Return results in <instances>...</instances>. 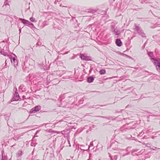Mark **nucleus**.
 <instances>
[{
	"mask_svg": "<svg viewBox=\"0 0 160 160\" xmlns=\"http://www.w3.org/2000/svg\"><path fill=\"white\" fill-rule=\"evenodd\" d=\"M9 45L8 43L5 42L4 41L0 42V53L5 56L8 55L9 52Z\"/></svg>",
	"mask_w": 160,
	"mask_h": 160,
	"instance_id": "nucleus-1",
	"label": "nucleus"
},
{
	"mask_svg": "<svg viewBox=\"0 0 160 160\" xmlns=\"http://www.w3.org/2000/svg\"><path fill=\"white\" fill-rule=\"evenodd\" d=\"M134 27L133 28L134 30L137 32L138 34L140 35L142 38H146V36L144 33L143 30H142L139 25H137V24H134Z\"/></svg>",
	"mask_w": 160,
	"mask_h": 160,
	"instance_id": "nucleus-2",
	"label": "nucleus"
},
{
	"mask_svg": "<svg viewBox=\"0 0 160 160\" xmlns=\"http://www.w3.org/2000/svg\"><path fill=\"white\" fill-rule=\"evenodd\" d=\"M151 60L154 61L153 63L156 68L157 70L160 72V59L158 58L157 60L154 59L153 58H151Z\"/></svg>",
	"mask_w": 160,
	"mask_h": 160,
	"instance_id": "nucleus-3",
	"label": "nucleus"
},
{
	"mask_svg": "<svg viewBox=\"0 0 160 160\" xmlns=\"http://www.w3.org/2000/svg\"><path fill=\"white\" fill-rule=\"evenodd\" d=\"M46 155L45 158H47L48 159L50 160H51L52 158L54 157V154L52 152H48L47 151V150H46L44 157H45Z\"/></svg>",
	"mask_w": 160,
	"mask_h": 160,
	"instance_id": "nucleus-4",
	"label": "nucleus"
},
{
	"mask_svg": "<svg viewBox=\"0 0 160 160\" xmlns=\"http://www.w3.org/2000/svg\"><path fill=\"white\" fill-rule=\"evenodd\" d=\"M41 108V107L40 105H37L32 108L30 111L29 112L30 113H34L36 112L39 111Z\"/></svg>",
	"mask_w": 160,
	"mask_h": 160,
	"instance_id": "nucleus-5",
	"label": "nucleus"
},
{
	"mask_svg": "<svg viewBox=\"0 0 160 160\" xmlns=\"http://www.w3.org/2000/svg\"><path fill=\"white\" fill-rule=\"evenodd\" d=\"M57 78V77L55 76L53 73L48 75L47 77V80L50 82H51Z\"/></svg>",
	"mask_w": 160,
	"mask_h": 160,
	"instance_id": "nucleus-6",
	"label": "nucleus"
},
{
	"mask_svg": "<svg viewBox=\"0 0 160 160\" xmlns=\"http://www.w3.org/2000/svg\"><path fill=\"white\" fill-rule=\"evenodd\" d=\"M55 76L58 77H61L64 73V71L62 70H57L54 71L53 73Z\"/></svg>",
	"mask_w": 160,
	"mask_h": 160,
	"instance_id": "nucleus-7",
	"label": "nucleus"
},
{
	"mask_svg": "<svg viewBox=\"0 0 160 160\" xmlns=\"http://www.w3.org/2000/svg\"><path fill=\"white\" fill-rule=\"evenodd\" d=\"M80 57L82 60L85 61H91V58L90 57L87 56L84 54H80Z\"/></svg>",
	"mask_w": 160,
	"mask_h": 160,
	"instance_id": "nucleus-8",
	"label": "nucleus"
},
{
	"mask_svg": "<svg viewBox=\"0 0 160 160\" xmlns=\"http://www.w3.org/2000/svg\"><path fill=\"white\" fill-rule=\"evenodd\" d=\"M11 61L12 64L15 67H16V66L18 65V62L17 60L15 58H11Z\"/></svg>",
	"mask_w": 160,
	"mask_h": 160,
	"instance_id": "nucleus-9",
	"label": "nucleus"
},
{
	"mask_svg": "<svg viewBox=\"0 0 160 160\" xmlns=\"http://www.w3.org/2000/svg\"><path fill=\"white\" fill-rule=\"evenodd\" d=\"M19 97L18 93L16 91L14 95L13 98L12 99V101H17L19 99Z\"/></svg>",
	"mask_w": 160,
	"mask_h": 160,
	"instance_id": "nucleus-10",
	"label": "nucleus"
},
{
	"mask_svg": "<svg viewBox=\"0 0 160 160\" xmlns=\"http://www.w3.org/2000/svg\"><path fill=\"white\" fill-rule=\"evenodd\" d=\"M67 103H71L72 102H74L75 100L74 98H73L72 97H68L66 99Z\"/></svg>",
	"mask_w": 160,
	"mask_h": 160,
	"instance_id": "nucleus-11",
	"label": "nucleus"
},
{
	"mask_svg": "<svg viewBox=\"0 0 160 160\" xmlns=\"http://www.w3.org/2000/svg\"><path fill=\"white\" fill-rule=\"evenodd\" d=\"M115 43L116 45L118 47H120L122 45V42L119 39H117L116 40Z\"/></svg>",
	"mask_w": 160,
	"mask_h": 160,
	"instance_id": "nucleus-12",
	"label": "nucleus"
},
{
	"mask_svg": "<svg viewBox=\"0 0 160 160\" xmlns=\"http://www.w3.org/2000/svg\"><path fill=\"white\" fill-rule=\"evenodd\" d=\"M19 20H20L22 23L25 24L26 25H27L29 21L28 20H26L24 19H22V18H19Z\"/></svg>",
	"mask_w": 160,
	"mask_h": 160,
	"instance_id": "nucleus-13",
	"label": "nucleus"
},
{
	"mask_svg": "<svg viewBox=\"0 0 160 160\" xmlns=\"http://www.w3.org/2000/svg\"><path fill=\"white\" fill-rule=\"evenodd\" d=\"M94 80V78L92 76L88 77L87 79V81L88 83L92 82Z\"/></svg>",
	"mask_w": 160,
	"mask_h": 160,
	"instance_id": "nucleus-14",
	"label": "nucleus"
},
{
	"mask_svg": "<svg viewBox=\"0 0 160 160\" xmlns=\"http://www.w3.org/2000/svg\"><path fill=\"white\" fill-rule=\"evenodd\" d=\"M116 29V28H115V25H112L111 26V32H113V33H114L115 32H116V31L117 30Z\"/></svg>",
	"mask_w": 160,
	"mask_h": 160,
	"instance_id": "nucleus-15",
	"label": "nucleus"
},
{
	"mask_svg": "<svg viewBox=\"0 0 160 160\" xmlns=\"http://www.w3.org/2000/svg\"><path fill=\"white\" fill-rule=\"evenodd\" d=\"M97 12V10H96L93 9H88L87 10V12L92 13H94Z\"/></svg>",
	"mask_w": 160,
	"mask_h": 160,
	"instance_id": "nucleus-16",
	"label": "nucleus"
},
{
	"mask_svg": "<svg viewBox=\"0 0 160 160\" xmlns=\"http://www.w3.org/2000/svg\"><path fill=\"white\" fill-rule=\"evenodd\" d=\"M2 160H7V156L5 155L3 151L2 152Z\"/></svg>",
	"mask_w": 160,
	"mask_h": 160,
	"instance_id": "nucleus-17",
	"label": "nucleus"
},
{
	"mask_svg": "<svg viewBox=\"0 0 160 160\" xmlns=\"http://www.w3.org/2000/svg\"><path fill=\"white\" fill-rule=\"evenodd\" d=\"M22 154V150H19L16 154V156L17 157H20Z\"/></svg>",
	"mask_w": 160,
	"mask_h": 160,
	"instance_id": "nucleus-18",
	"label": "nucleus"
},
{
	"mask_svg": "<svg viewBox=\"0 0 160 160\" xmlns=\"http://www.w3.org/2000/svg\"><path fill=\"white\" fill-rule=\"evenodd\" d=\"M27 25L28 27L31 28H35L33 24L29 21L28 22V24Z\"/></svg>",
	"mask_w": 160,
	"mask_h": 160,
	"instance_id": "nucleus-19",
	"label": "nucleus"
},
{
	"mask_svg": "<svg viewBox=\"0 0 160 160\" xmlns=\"http://www.w3.org/2000/svg\"><path fill=\"white\" fill-rule=\"evenodd\" d=\"M118 155H114V156L113 158L111 156V155H109V157H110L111 159L112 160H117V159L118 158Z\"/></svg>",
	"mask_w": 160,
	"mask_h": 160,
	"instance_id": "nucleus-20",
	"label": "nucleus"
},
{
	"mask_svg": "<svg viewBox=\"0 0 160 160\" xmlns=\"http://www.w3.org/2000/svg\"><path fill=\"white\" fill-rule=\"evenodd\" d=\"M99 73L101 75H104L106 73V71L104 69L100 70L99 71Z\"/></svg>",
	"mask_w": 160,
	"mask_h": 160,
	"instance_id": "nucleus-21",
	"label": "nucleus"
},
{
	"mask_svg": "<svg viewBox=\"0 0 160 160\" xmlns=\"http://www.w3.org/2000/svg\"><path fill=\"white\" fill-rule=\"evenodd\" d=\"M29 19L32 22H36V21L35 20V19L33 17H31Z\"/></svg>",
	"mask_w": 160,
	"mask_h": 160,
	"instance_id": "nucleus-22",
	"label": "nucleus"
},
{
	"mask_svg": "<svg viewBox=\"0 0 160 160\" xmlns=\"http://www.w3.org/2000/svg\"><path fill=\"white\" fill-rule=\"evenodd\" d=\"M148 53L149 57L151 58L152 56H153V53L152 52H148Z\"/></svg>",
	"mask_w": 160,
	"mask_h": 160,
	"instance_id": "nucleus-23",
	"label": "nucleus"
},
{
	"mask_svg": "<svg viewBox=\"0 0 160 160\" xmlns=\"http://www.w3.org/2000/svg\"><path fill=\"white\" fill-rule=\"evenodd\" d=\"M114 34H115L116 36H118L120 35V33L119 31H118V30H117L116 31V32H115L114 33H113Z\"/></svg>",
	"mask_w": 160,
	"mask_h": 160,
	"instance_id": "nucleus-24",
	"label": "nucleus"
},
{
	"mask_svg": "<svg viewBox=\"0 0 160 160\" xmlns=\"http://www.w3.org/2000/svg\"><path fill=\"white\" fill-rule=\"evenodd\" d=\"M151 149H152V150H157V149H159V148H157L156 147H153L152 148H151Z\"/></svg>",
	"mask_w": 160,
	"mask_h": 160,
	"instance_id": "nucleus-25",
	"label": "nucleus"
},
{
	"mask_svg": "<svg viewBox=\"0 0 160 160\" xmlns=\"http://www.w3.org/2000/svg\"><path fill=\"white\" fill-rule=\"evenodd\" d=\"M4 118L6 120H9V116L7 115H5L4 116Z\"/></svg>",
	"mask_w": 160,
	"mask_h": 160,
	"instance_id": "nucleus-26",
	"label": "nucleus"
},
{
	"mask_svg": "<svg viewBox=\"0 0 160 160\" xmlns=\"http://www.w3.org/2000/svg\"><path fill=\"white\" fill-rule=\"evenodd\" d=\"M105 118L108 119V120H112V118L111 117H105Z\"/></svg>",
	"mask_w": 160,
	"mask_h": 160,
	"instance_id": "nucleus-27",
	"label": "nucleus"
},
{
	"mask_svg": "<svg viewBox=\"0 0 160 160\" xmlns=\"http://www.w3.org/2000/svg\"><path fill=\"white\" fill-rule=\"evenodd\" d=\"M105 105H97L96 106H95V107H96V108H100V106H105Z\"/></svg>",
	"mask_w": 160,
	"mask_h": 160,
	"instance_id": "nucleus-28",
	"label": "nucleus"
},
{
	"mask_svg": "<svg viewBox=\"0 0 160 160\" xmlns=\"http://www.w3.org/2000/svg\"><path fill=\"white\" fill-rule=\"evenodd\" d=\"M144 133V132H143V131H142L139 134V135L140 136H142L143 134Z\"/></svg>",
	"mask_w": 160,
	"mask_h": 160,
	"instance_id": "nucleus-29",
	"label": "nucleus"
},
{
	"mask_svg": "<svg viewBox=\"0 0 160 160\" xmlns=\"http://www.w3.org/2000/svg\"><path fill=\"white\" fill-rule=\"evenodd\" d=\"M93 146V142H91L90 143V144L89 146V148L90 147H92Z\"/></svg>",
	"mask_w": 160,
	"mask_h": 160,
	"instance_id": "nucleus-30",
	"label": "nucleus"
},
{
	"mask_svg": "<svg viewBox=\"0 0 160 160\" xmlns=\"http://www.w3.org/2000/svg\"><path fill=\"white\" fill-rule=\"evenodd\" d=\"M8 1H7V0H6L5 2L4 3V5H9V4H8V3L7 2Z\"/></svg>",
	"mask_w": 160,
	"mask_h": 160,
	"instance_id": "nucleus-31",
	"label": "nucleus"
},
{
	"mask_svg": "<svg viewBox=\"0 0 160 160\" xmlns=\"http://www.w3.org/2000/svg\"><path fill=\"white\" fill-rule=\"evenodd\" d=\"M41 43L40 42H38L36 44V46H39L41 45Z\"/></svg>",
	"mask_w": 160,
	"mask_h": 160,
	"instance_id": "nucleus-32",
	"label": "nucleus"
},
{
	"mask_svg": "<svg viewBox=\"0 0 160 160\" xmlns=\"http://www.w3.org/2000/svg\"><path fill=\"white\" fill-rule=\"evenodd\" d=\"M24 87V86L23 85H21L20 86V88L22 90V89Z\"/></svg>",
	"mask_w": 160,
	"mask_h": 160,
	"instance_id": "nucleus-33",
	"label": "nucleus"
},
{
	"mask_svg": "<svg viewBox=\"0 0 160 160\" xmlns=\"http://www.w3.org/2000/svg\"><path fill=\"white\" fill-rule=\"evenodd\" d=\"M97 117H100V118H105V117H104V116H98Z\"/></svg>",
	"mask_w": 160,
	"mask_h": 160,
	"instance_id": "nucleus-34",
	"label": "nucleus"
},
{
	"mask_svg": "<svg viewBox=\"0 0 160 160\" xmlns=\"http://www.w3.org/2000/svg\"><path fill=\"white\" fill-rule=\"evenodd\" d=\"M69 52V51H68V52H65L63 54L64 55H65V54H67L68 53V52Z\"/></svg>",
	"mask_w": 160,
	"mask_h": 160,
	"instance_id": "nucleus-35",
	"label": "nucleus"
},
{
	"mask_svg": "<svg viewBox=\"0 0 160 160\" xmlns=\"http://www.w3.org/2000/svg\"><path fill=\"white\" fill-rule=\"evenodd\" d=\"M75 58V56H73L71 58V59H74Z\"/></svg>",
	"mask_w": 160,
	"mask_h": 160,
	"instance_id": "nucleus-36",
	"label": "nucleus"
},
{
	"mask_svg": "<svg viewBox=\"0 0 160 160\" xmlns=\"http://www.w3.org/2000/svg\"><path fill=\"white\" fill-rule=\"evenodd\" d=\"M21 28H20L19 29V31L20 32H21Z\"/></svg>",
	"mask_w": 160,
	"mask_h": 160,
	"instance_id": "nucleus-37",
	"label": "nucleus"
},
{
	"mask_svg": "<svg viewBox=\"0 0 160 160\" xmlns=\"http://www.w3.org/2000/svg\"><path fill=\"white\" fill-rule=\"evenodd\" d=\"M15 146V145H12V146H11V147H13V146Z\"/></svg>",
	"mask_w": 160,
	"mask_h": 160,
	"instance_id": "nucleus-38",
	"label": "nucleus"
},
{
	"mask_svg": "<svg viewBox=\"0 0 160 160\" xmlns=\"http://www.w3.org/2000/svg\"><path fill=\"white\" fill-rule=\"evenodd\" d=\"M62 103H64V101H63V102H62Z\"/></svg>",
	"mask_w": 160,
	"mask_h": 160,
	"instance_id": "nucleus-39",
	"label": "nucleus"
},
{
	"mask_svg": "<svg viewBox=\"0 0 160 160\" xmlns=\"http://www.w3.org/2000/svg\"><path fill=\"white\" fill-rule=\"evenodd\" d=\"M132 88V87H130V88H129V89H130V88ZM128 89H129V88H128Z\"/></svg>",
	"mask_w": 160,
	"mask_h": 160,
	"instance_id": "nucleus-40",
	"label": "nucleus"
},
{
	"mask_svg": "<svg viewBox=\"0 0 160 160\" xmlns=\"http://www.w3.org/2000/svg\"><path fill=\"white\" fill-rule=\"evenodd\" d=\"M145 44H146V42H145L144 44V45H145Z\"/></svg>",
	"mask_w": 160,
	"mask_h": 160,
	"instance_id": "nucleus-41",
	"label": "nucleus"
},
{
	"mask_svg": "<svg viewBox=\"0 0 160 160\" xmlns=\"http://www.w3.org/2000/svg\"><path fill=\"white\" fill-rule=\"evenodd\" d=\"M24 96H23V98H24Z\"/></svg>",
	"mask_w": 160,
	"mask_h": 160,
	"instance_id": "nucleus-42",
	"label": "nucleus"
},
{
	"mask_svg": "<svg viewBox=\"0 0 160 160\" xmlns=\"http://www.w3.org/2000/svg\"><path fill=\"white\" fill-rule=\"evenodd\" d=\"M116 38H118V36H117V37H116Z\"/></svg>",
	"mask_w": 160,
	"mask_h": 160,
	"instance_id": "nucleus-43",
	"label": "nucleus"
},
{
	"mask_svg": "<svg viewBox=\"0 0 160 160\" xmlns=\"http://www.w3.org/2000/svg\"><path fill=\"white\" fill-rule=\"evenodd\" d=\"M125 156V155H123V156Z\"/></svg>",
	"mask_w": 160,
	"mask_h": 160,
	"instance_id": "nucleus-44",
	"label": "nucleus"
},
{
	"mask_svg": "<svg viewBox=\"0 0 160 160\" xmlns=\"http://www.w3.org/2000/svg\"><path fill=\"white\" fill-rule=\"evenodd\" d=\"M8 0H7V1H8Z\"/></svg>",
	"mask_w": 160,
	"mask_h": 160,
	"instance_id": "nucleus-45",
	"label": "nucleus"
}]
</instances>
